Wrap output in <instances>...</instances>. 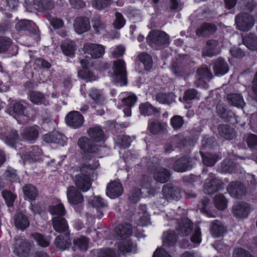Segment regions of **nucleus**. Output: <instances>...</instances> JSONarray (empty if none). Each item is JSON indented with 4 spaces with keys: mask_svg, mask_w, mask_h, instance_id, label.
<instances>
[{
    "mask_svg": "<svg viewBox=\"0 0 257 257\" xmlns=\"http://www.w3.org/2000/svg\"><path fill=\"white\" fill-rule=\"evenodd\" d=\"M177 235L173 231L164 232L162 236L164 246H173L177 242Z\"/></svg>",
    "mask_w": 257,
    "mask_h": 257,
    "instance_id": "obj_32",
    "label": "nucleus"
},
{
    "mask_svg": "<svg viewBox=\"0 0 257 257\" xmlns=\"http://www.w3.org/2000/svg\"><path fill=\"white\" fill-rule=\"evenodd\" d=\"M34 239L38 244L42 247H47L49 246L50 241L42 234L38 233H35L32 234Z\"/></svg>",
    "mask_w": 257,
    "mask_h": 257,
    "instance_id": "obj_58",
    "label": "nucleus"
},
{
    "mask_svg": "<svg viewBox=\"0 0 257 257\" xmlns=\"http://www.w3.org/2000/svg\"><path fill=\"white\" fill-rule=\"evenodd\" d=\"M216 30L215 25L208 23L203 24L196 31L198 36H205L213 33Z\"/></svg>",
    "mask_w": 257,
    "mask_h": 257,
    "instance_id": "obj_34",
    "label": "nucleus"
},
{
    "mask_svg": "<svg viewBox=\"0 0 257 257\" xmlns=\"http://www.w3.org/2000/svg\"><path fill=\"white\" fill-rule=\"evenodd\" d=\"M140 208L142 210V213L143 215L141 216L140 218V224L142 226H146L150 223V216L147 212V207L145 205H142L140 206Z\"/></svg>",
    "mask_w": 257,
    "mask_h": 257,
    "instance_id": "obj_57",
    "label": "nucleus"
},
{
    "mask_svg": "<svg viewBox=\"0 0 257 257\" xmlns=\"http://www.w3.org/2000/svg\"><path fill=\"white\" fill-rule=\"evenodd\" d=\"M227 99L231 105L242 108L245 105L243 98L240 94L235 93L228 94Z\"/></svg>",
    "mask_w": 257,
    "mask_h": 257,
    "instance_id": "obj_37",
    "label": "nucleus"
},
{
    "mask_svg": "<svg viewBox=\"0 0 257 257\" xmlns=\"http://www.w3.org/2000/svg\"><path fill=\"white\" fill-rule=\"evenodd\" d=\"M18 5V0H0V9L2 10H13Z\"/></svg>",
    "mask_w": 257,
    "mask_h": 257,
    "instance_id": "obj_49",
    "label": "nucleus"
},
{
    "mask_svg": "<svg viewBox=\"0 0 257 257\" xmlns=\"http://www.w3.org/2000/svg\"><path fill=\"white\" fill-rule=\"evenodd\" d=\"M89 95L93 102L99 105H102L105 102V98L102 92L95 88H92L89 93Z\"/></svg>",
    "mask_w": 257,
    "mask_h": 257,
    "instance_id": "obj_38",
    "label": "nucleus"
},
{
    "mask_svg": "<svg viewBox=\"0 0 257 257\" xmlns=\"http://www.w3.org/2000/svg\"><path fill=\"white\" fill-rule=\"evenodd\" d=\"M42 151L38 146H32L25 155V158L32 162L38 161L41 158Z\"/></svg>",
    "mask_w": 257,
    "mask_h": 257,
    "instance_id": "obj_33",
    "label": "nucleus"
},
{
    "mask_svg": "<svg viewBox=\"0 0 257 257\" xmlns=\"http://www.w3.org/2000/svg\"><path fill=\"white\" fill-rule=\"evenodd\" d=\"M23 138L32 141L36 140L39 136V127L34 126L24 128L21 133Z\"/></svg>",
    "mask_w": 257,
    "mask_h": 257,
    "instance_id": "obj_27",
    "label": "nucleus"
},
{
    "mask_svg": "<svg viewBox=\"0 0 257 257\" xmlns=\"http://www.w3.org/2000/svg\"><path fill=\"white\" fill-rule=\"evenodd\" d=\"M111 0H92V6L96 10H101L109 6Z\"/></svg>",
    "mask_w": 257,
    "mask_h": 257,
    "instance_id": "obj_53",
    "label": "nucleus"
},
{
    "mask_svg": "<svg viewBox=\"0 0 257 257\" xmlns=\"http://www.w3.org/2000/svg\"><path fill=\"white\" fill-rule=\"evenodd\" d=\"M78 75L80 78L86 80V82H91L97 79L96 75L87 69H83L79 71Z\"/></svg>",
    "mask_w": 257,
    "mask_h": 257,
    "instance_id": "obj_45",
    "label": "nucleus"
},
{
    "mask_svg": "<svg viewBox=\"0 0 257 257\" xmlns=\"http://www.w3.org/2000/svg\"><path fill=\"white\" fill-rule=\"evenodd\" d=\"M218 42L216 40H210L206 42V46L203 51L204 56L212 57L218 54L217 47Z\"/></svg>",
    "mask_w": 257,
    "mask_h": 257,
    "instance_id": "obj_26",
    "label": "nucleus"
},
{
    "mask_svg": "<svg viewBox=\"0 0 257 257\" xmlns=\"http://www.w3.org/2000/svg\"><path fill=\"white\" fill-rule=\"evenodd\" d=\"M89 203L96 210V216L101 218L103 215V209L106 207V204L103 200L99 196H95L91 200Z\"/></svg>",
    "mask_w": 257,
    "mask_h": 257,
    "instance_id": "obj_24",
    "label": "nucleus"
},
{
    "mask_svg": "<svg viewBox=\"0 0 257 257\" xmlns=\"http://www.w3.org/2000/svg\"><path fill=\"white\" fill-rule=\"evenodd\" d=\"M197 73L199 79L210 80L212 77V74L206 66H202L198 69Z\"/></svg>",
    "mask_w": 257,
    "mask_h": 257,
    "instance_id": "obj_54",
    "label": "nucleus"
},
{
    "mask_svg": "<svg viewBox=\"0 0 257 257\" xmlns=\"http://www.w3.org/2000/svg\"><path fill=\"white\" fill-rule=\"evenodd\" d=\"M163 193L167 200H177L180 197V190L171 185L168 184L164 186L163 189Z\"/></svg>",
    "mask_w": 257,
    "mask_h": 257,
    "instance_id": "obj_23",
    "label": "nucleus"
},
{
    "mask_svg": "<svg viewBox=\"0 0 257 257\" xmlns=\"http://www.w3.org/2000/svg\"><path fill=\"white\" fill-rule=\"evenodd\" d=\"M113 73L112 75L113 80L120 86L127 84L125 63L122 60H117L113 62Z\"/></svg>",
    "mask_w": 257,
    "mask_h": 257,
    "instance_id": "obj_3",
    "label": "nucleus"
},
{
    "mask_svg": "<svg viewBox=\"0 0 257 257\" xmlns=\"http://www.w3.org/2000/svg\"><path fill=\"white\" fill-rule=\"evenodd\" d=\"M30 244L22 238L15 239L14 253L19 257H27L30 251Z\"/></svg>",
    "mask_w": 257,
    "mask_h": 257,
    "instance_id": "obj_11",
    "label": "nucleus"
},
{
    "mask_svg": "<svg viewBox=\"0 0 257 257\" xmlns=\"http://www.w3.org/2000/svg\"><path fill=\"white\" fill-rule=\"evenodd\" d=\"M228 193L232 197L239 199L245 195L246 189L244 185L239 182H232L227 188Z\"/></svg>",
    "mask_w": 257,
    "mask_h": 257,
    "instance_id": "obj_12",
    "label": "nucleus"
},
{
    "mask_svg": "<svg viewBox=\"0 0 257 257\" xmlns=\"http://www.w3.org/2000/svg\"><path fill=\"white\" fill-rule=\"evenodd\" d=\"M193 223L191 220L188 218H184L182 220L178 230L181 235L185 236L188 235L191 233Z\"/></svg>",
    "mask_w": 257,
    "mask_h": 257,
    "instance_id": "obj_36",
    "label": "nucleus"
},
{
    "mask_svg": "<svg viewBox=\"0 0 257 257\" xmlns=\"http://www.w3.org/2000/svg\"><path fill=\"white\" fill-rule=\"evenodd\" d=\"M133 233V228L131 224L123 223L117 226L115 230V235L118 240L115 243L118 251L108 248L102 249L100 257H124V254L128 252H136L137 244L130 239Z\"/></svg>",
    "mask_w": 257,
    "mask_h": 257,
    "instance_id": "obj_1",
    "label": "nucleus"
},
{
    "mask_svg": "<svg viewBox=\"0 0 257 257\" xmlns=\"http://www.w3.org/2000/svg\"><path fill=\"white\" fill-rule=\"evenodd\" d=\"M15 224L16 227L24 230L29 226L30 222L28 217L22 213H18L14 217Z\"/></svg>",
    "mask_w": 257,
    "mask_h": 257,
    "instance_id": "obj_29",
    "label": "nucleus"
},
{
    "mask_svg": "<svg viewBox=\"0 0 257 257\" xmlns=\"http://www.w3.org/2000/svg\"><path fill=\"white\" fill-rule=\"evenodd\" d=\"M74 182L77 188L83 192L88 191L91 186L90 177L87 176L78 174L75 176Z\"/></svg>",
    "mask_w": 257,
    "mask_h": 257,
    "instance_id": "obj_18",
    "label": "nucleus"
},
{
    "mask_svg": "<svg viewBox=\"0 0 257 257\" xmlns=\"http://www.w3.org/2000/svg\"><path fill=\"white\" fill-rule=\"evenodd\" d=\"M55 244L58 248L64 250L71 245L69 233H64V235L58 236L55 240Z\"/></svg>",
    "mask_w": 257,
    "mask_h": 257,
    "instance_id": "obj_30",
    "label": "nucleus"
},
{
    "mask_svg": "<svg viewBox=\"0 0 257 257\" xmlns=\"http://www.w3.org/2000/svg\"><path fill=\"white\" fill-rule=\"evenodd\" d=\"M47 19L50 23L51 25L54 29H60L64 26L63 20L60 18H54L51 16H48Z\"/></svg>",
    "mask_w": 257,
    "mask_h": 257,
    "instance_id": "obj_62",
    "label": "nucleus"
},
{
    "mask_svg": "<svg viewBox=\"0 0 257 257\" xmlns=\"http://www.w3.org/2000/svg\"><path fill=\"white\" fill-rule=\"evenodd\" d=\"M139 109L141 113L145 116L153 115L155 117H158L160 114V109L155 108L149 102L140 104Z\"/></svg>",
    "mask_w": 257,
    "mask_h": 257,
    "instance_id": "obj_21",
    "label": "nucleus"
},
{
    "mask_svg": "<svg viewBox=\"0 0 257 257\" xmlns=\"http://www.w3.org/2000/svg\"><path fill=\"white\" fill-rule=\"evenodd\" d=\"M170 176V172L164 168H157L153 173L154 179L161 183H165L169 181Z\"/></svg>",
    "mask_w": 257,
    "mask_h": 257,
    "instance_id": "obj_22",
    "label": "nucleus"
},
{
    "mask_svg": "<svg viewBox=\"0 0 257 257\" xmlns=\"http://www.w3.org/2000/svg\"><path fill=\"white\" fill-rule=\"evenodd\" d=\"M148 41L152 47L158 49L169 44V37L164 32L155 31L149 34Z\"/></svg>",
    "mask_w": 257,
    "mask_h": 257,
    "instance_id": "obj_4",
    "label": "nucleus"
},
{
    "mask_svg": "<svg viewBox=\"0 0 257 257\" xmlns=\"http://www.w3.org/2000/svg\"><path fill=\"white\" fill-rule=\"evenodd\" d=\"M233 213L238 218L246 217L249 212V207L246 203H239L233 206Z\"/></svg>",
    "mask_w": 257,
    "mask_h": 257,
    "instance_id": "obj_20",
    "label": "nucleus"
},
{
    "mask_svg": "<svg viewBox=\"0 0 257 257\" xmlns=\"http://www.w3.org/2000/svg\"><path fill=\"white\" fill-rule=\"evenodd\" d=\"M88 240L84 236H81L73 240V249H78L85 251L87 250L88 247Z\"/></svg>",
    "mask_w": 257,
    "mask_h": 257,
    "instance_id": "obj_39",
    "label": "nucleus"
},
{
    "mask_svg": "<svg viewBox=\"0 0 257 257\" xmlns=\"http://www.w3.org/2000/svg\"><path fill=\"white\" fill-rule=\"evenodd\" d=\"M139 59L142 62L146 70H150L153 65V61L151 57L146 53H142L139 55Z\"/></svg>",
    "mask_w": 257,
    "mask_h": 257,
    "instance_id": "obj_52",
    "label": "nucleus"
},
{
    "mask_svg": "<svg viewBox=\"0 0 257 257\" xmlns=\"http://www.w3.org/2000/svg\"><path fill=\"white\" fill-rule=\"evenodd\" d=\"M191 159L184 156L177 160L174 163L172 168L177 172H183L189 169L191 167Z\"/></svg>",
    "mask_w": 257,
    "mask_h": 257,
    "instance_id": "obj_17",
    "label": "nucleus"
},
{
    "mask_svg": "<svg viewBox=\"0 0 257 257\" xmlns=\"http://www.w3.org/2000/svg\"><path fill=\"white\" fill-rule=\"evenodd\" d=\"M29 99L32 102L36 104H44L45 105L49 104V101L47 98L39 92H31L29 94Z\"/></svg>",
    "mask_w": 257,
    "mask_h": 257,
    "instance_id": "obj_31",
    "label": "nucleus"
},
{
    "mask_svg": "<svg viewBox=\"0 0 257 257\" xmlns=\"http://www.w3.org/2000/svg\"><path fill=\"white\" fill-rule=\"evenodd\" d=\"M171 125L175 130L180 129L184 124V120L180 115H174L171 119Z\"/></svg>",
    "mask_w": 257,
    "mask_h": 257,
    "instance_id": "obj_60",
    "label": "nucleus"
},
{
    "mask_svg": "<svg viewBox=\"0 0 257 257\" xmlns=\"http://www.w3.org/2000/svg\"><path fill=\"white\" fill-rule=\"evenodd\" d=\"M34 5L41 11L50 10L54 7L53 0H34Z\"/></svg>",
    "mask_w": 257,
    "mask_h": 257,
    "instance_id": "obj_41",
    "label": "nucleus"
},
{
    "mask_svg": "<svg viewBox=\"0 0 257 257\" xmlns=\"http://www.w3.org/2000/svg\"><path fill=\"white\" fill-rule=\"evenodd\" d=\"M156 100L163 104H169L173 101L172 96L163 93H159L156 95Z\"/></svg>",
    "mask_w": 257,
    "mask_h": 257,
    "instance_id": "obj_59",
    "label": "nucleus"
},
{
    "mask_svg": "<svg viewBox=\"0 0 257 257\" xmlns=\"http://www.w3.org/2000/svg\"><path fill=\"white\" fill-rule=\"evenodd\" d=\"M25 196L30 201L35 200L38 196V190L36 188L31 185L27 184L23 187Z\"/></svg>",
    "mask_w": 257,
    "mask_h": 257,
    "instance_id": "obj_40",
    "label": "nucleus"
},
{
    "mask_svg": "<svg viewBox=\"0 0 257 257\" xmlns=\"http://www.w3.org/2000/svg\"><path fill=\"white\" fill-rule=\"evenodd\" d=\"M226 229L224 225L219 220H214L210 225V232L215 237L222 236L225 232Z\"/></svg>",
    "mask_w": 257,
    "mask_h": 257,
    "instance_id": "obj_28",
    "label": "nucleus"
},
{
    "mask_svg": "<svg viewBox=\"0 0 257 257\" xmlns=\"http://www.w3.org/2000/svg\"><path fill=\"white\" fill-rule=\"evenodd\" d=\"M222 185L221 180L216 178L213 174L210 173L204 185V191L207 194H213L222 187Z\"/></svg>",
    "mask_w": 257,
    "mask_h": 257,
    "instance_id": "obj_8",
    "label": "nucleus"
},
{
    "mask_svg": "<svg viewBox=\"0 0 257 257\" xmlns=\"http://www.w3.org/2000/svg\"><path fill=\"white\" fill-rule=\"evenodd\" d=\"M99 166L98 161L94 162L93 164H90L87 163H83L81 164L80 167L79 175L82 176H87L90 177L91 174L93 173V171L96 169Z\"/></svg>",
    "mask_w": 257,
    "mask_h": 257,
    "instance_id": "obj_35",
    "label": "nucleus"
},
{
    "mask_svg": "<svg viewBox=\"0 0 257 257\" xmlns=\"http://www.w3.org/2000/svg\"><path fill=\"white\" fill-rule=\"evenodd\" d=\"M49 212L52 215H57V217L64 216L66 213L63 204L59 202L57 205L50 206Z\"/></svg>",
    "mask_w": 257,
    "mask_h": 257,
    "instance_id": "obj_47",
    "label": "nucleus"
},
{
    "mask_svg": "<svg viewBox=\"0 0 257 257\" xmlns=\"http://www.w3.org/2000/svg\"><path fill=\"white\" fill-rule=\"evenodd\" d=\"M35 24L31 21L24 20L17 23L16 29L18 31L31 30V28Z\"/></svg>",
    "mask_w": 257,
    "mask_h": 257,
    "instance_id": "obj_55",
    "label": "nucleus"
},
{
    "mask_svg": "<svg viewBox=\"0 0 257 257\" xmlns=\"http://www.w3.org/2000/svg\"><path fill=\"white\" fill-rule=\"evenodd\" d=\"M121 95V106L124 107L123 111L124 115L130 116L131 115V108L135 105L137 98L135 95L127 92L122 93Z\"/></svg>",
    "mask_w": 257,
    "mask_h": 257,
    "instance_id": "obj_9",
    "label": "nucleus"
},
{
    "mask_svg": "<svg viewBox=\"0 0 257 257\" xmlns=\"http://www.w3.org/2000/svg\"><path fill=\"white\" fill-rule=\"evenodd\" d=\"M181 139L178 136L174 137L171 142L167 143L165 147V150L166 153H170L173 150V146L176 147H180L182 146Z\"/></svg>",
    "mask_w": 257,
    "mask_h": 257,
    "instance_id": "obj_50",
    "label": "nucleus"
},
{
    "mask_svg": "<svg viewBox=\"0 0 257 257\" xmlns=\"http://www.w3.org/2000/svg\"><path fill=\"white\" fill-rule=\"evenodd\" d=\"M115 19L113 23L115 28L120 29L122 28L125 23V21L121 14L116 12L115 14Z\"/></svg>",
    "mask_w": 257,
    "mask_h": 257,
    "instance_id": "obj_61",
    "label": "nucleus"
},
{
    "mask_svg": "<svg viewBox=\"0 0 257 257\" xmlns=\"http://www.w3.org/2000/svg\"><path fill=\"white\" fill-rule=\"evenodd\" d=\"M67 196L69 202L73 205H76L83 201V197L81 193L73 186L67 188Z\"/></svg>",
    "mask_w": 257,
    "mask_h": 257,
    "instance_id": "obj_16",
    "label": "nucleus"
},
{
    "mask_svg": "<svg viewBox=\"0 0 257 257\" xmlns=\"http://www.w3.org/2000/svg\"><path fill=\"white\" fill-rule=\"evenodd\" d=\"M243 42L247 48L251 50H257V37L251 34L244 37Z\"/></svg>",
    "mask_w": 257,
    "mask_h": 257,
    "instance_id": "obj_42",
    "label": "nucleus"
},
{
    "mask_svg": "<svg viewBox=\"0 0 257 257\" xmlns=\"http://www.w3.org/2000/svg\"><path fill=\"white\" fill-rule=\"evenodd\" d=\"M218 131L220 135L226 140H231L235 136L234 131L226 125H220Z\"/></svg>",
    "mask_w": 257,
    "mask_h": 257,
    "instance_id": "obj_43",
    "label": "nucleus"
},
{
    "mask_svg": "<svg viewBox=\"0 0 257 257\" xmlns=\"http://www.w3.org/2000/svg\"><path fill=\"white\" fill-rule=\"evenodd\" d=\"M244 138L250 149L257 150V135L249 134L245 135Z\"/></svg>",
    "mask_w": 257,
    "mask_h": 257,
    "instance_id": "obj_51",
    "label": "nucleus"
},
{
    "mask_svg": "<svg viewBox=\"0 0 257 257\" xmlns=\"http://www.w3.org/2000/svg\"><path fill=\"white\" fill-rule=\"evenodd\" d=\"M167 124L166 123L160 122H151L149 123V128L151 132L156 134L161 132L166 129Z\"/></svg>",
    "mask_w": 257,
    "mask_h": 257,
    "instance_id": "obj_46",
    "label": "nucleus"
},
{
    "mask_svg": "<svg viewBox=\"0 0 257 257\" xmlns=\"http://www.w3.org/2000/svg\"><path fill=\"white\" fill-rule=\"evenodd\" d=\"M11 113L19 123L26 122L30 117L26 107L21 102L15 103Z\"/></svg>",
    "mask_w": 257,
    "mask_h": 257,
    "instance_id": "obj_6",
    "label": "nucleus"
},
{
    "mask_svg": "<svg viewBox=\"0 0 257 257\" xmlns=\"http://www.w3.org/2000/svg\"><path fill=\"white\" fill-rule=\"evenodd\" d=\"M61 49L65 55L72 56L75 50V43L71 41H65L61 45Z\"/></svg>",
    "mask_w": 257,
    "mask_h": 257,
    "instance_id": "obj_44",
    "label": "nucleus"
},
{
    "mask_svg": "<svg viewBox=\"0 0 257 257\" xmlns=\"http://www.w3.org/2000/svg\"><path fill=\"white\" fill-rule=\"evenodd\" d=\"M54 229L58 232L69 233L68 225L65 219L62 217H55L52 219Z\"/></svg>",
    "mask_w": 257,
    "mask_h": 257,
    "instance_id": "obj_19",
    "label": "nucleus"
},
{
    "mask_svg": "<svg viewBox=\"0 0 257 257\" xmlns=\"http://www.w3.org/2000/svg\"><path fill=\"white\" fill-rule=\"evenodd\" d=\"M213 69L215 75H223L229 70L228 64L221 58L218 59L214 62Z\"/></svg>",
    "mask_w": 257,
    "mask_h": 257,
    "instance_id": "obj_25",
    "label": "nucleus"
},
{
    "mask_svg": "<svg viewBox=\"0 0 257 257\" xmlns=\"http://www.w3.org/2000/svg\"><path fill=\"white\" fill-rule=\"evenodd\" d=\"M201 154L203 163L208 166H213L215 164L216 162L219 159L217 155H213L211 154L204 155L202 153H201Z\"/></svg>",
    "mask_w": 257,
    "mask_h": 257,
    "instance_id": "obj_48",
    "label": "nucleus"
},
{
    "mask_svg": "<svg viewBox=\"0 0 257 257\" xmlns=\"http://www.w3.org/2000/svg\"><path fill=\"white\" fill-rule=\"evenodd\" d=\"M235 23L239 30L248 31L254 25V19L248 14L242 13L236 16Z\"/></svg>",
    "mask_w": 257,
    "mask_h": 257,
    "instance_id": "obj_5",
    "label": "nucleus"
},
{
    "mask_svg": "<svg viewBox=\"0 0 257 257\" xmlns=\"http://www.w3.org/2000/svg\"><path fill=\"white\" fill-rule=\"evenodd\" d=\"M0 139L9 145H12L19 139L18 132L14 130L6 127H0Z\"/></svg>",
    "mask_w": 257,
    "mask_h": 257,
    "instance_id": "obj_7",
    "label": "nucleus"
},
{
    "mask_svg": "<svg viewBox=\"0 0 257 257\" xmlns=\"http://www.w3.org/2000/svg\"><path fill=\"white\" fill-rule=\"evenodd\" d=\"M214 203L216 207L219 210H224L227 207V201L224 196L217 195L214 197Z\"/></svg>",
    "mask_w": 257,
    "mask_h": 257,
    "instance_id": "obj_56",
    "label": "nucleus"
},
{
    "mask_svg": "<svg viewBox=\"0 0 257 257\" xmlns=\"http://www.w3.org/2000/svg\"><path fill=\"white\" fill-rule=\"evenodd\" d=\"M122 187L118 182H111L107 186L106 195L111 199L119 197L122 194Z\"/></svg>",
    "mask_w": 257,
    "mask_h": 257,
    "instance_id": "obj_15",
    "label": "nucleus"
},
{
    "mask_svg": "<svg viewBox=\"0 0 257 257\" xmlns=\"http://www.w3.org/2000/svg\"><path fill=\"white\" fill-rule=\"evenodd\" d=\"M218 114L224 119L229 121L228 116H231L232 113L227 111L225 107L222 105H218L216 107Z\"/></svg>",
    "mask_w": 257,
    "mask_h": 257,
    "instance_id": "obj_64",
    "label": "nucleus"
},
{
    "mask_svg": "<svg viewBox=\"0 0 257 257\" xmlns=\"http://www.w3.org/2000/svg\"><path fill=\"white\" fill-rule=\"evenodd\" d=\"M65 119L67 124L74 128L81 126L84 121L83 116L79 112L76 111L69 113L66 115Z\"/></svg>",
    "mask_w": 257,
    "mask_h": 257,
    "instance_id": "obj_13",
    "label": "nucleus"
},
{
    "mask_svg": "<svg viewBox=\"0 0 257 257\" xmlns=\"http://www.w3.org/2000/svg\"><path fill=\"white\" fill-rule=\"evenodd\" d=\"M83 51L85 54L90 55L93 59L101 58L105 52L103 46L98 44L86 43L83 46Z\"/></svg>",
    "mask_w": 257,
    "mask_h": 257,
    "instance_id": "obj_10",
    "label": "nucleus"
},
{
    "mask_svg": "<svg viewBox=\"0 0 257 257\" xmlns=\"http://www.w3.org/2000/svg\"><path fill=\"white\" fill-rule=\"evenodd\" d=\"M74 28L75 32L79 34L87 32L90 28L89 19L84 17L76 18L74 22Z\"/></svg>",
    "mask_w": 257,
    "mask_h": 257,
    "instance_id": "obj_14",
    "label": "nucleus"
},
{
    "mask_svg": "<svg viewBox=\"0 0 257 257\" xmlns=\"http://www.w3.org/2000/svg\"><path fill=\"white\" fill-rule=\"evenodd\" d=\"M11 44L12 41L10 38L0 37V53L7 51Z\"/></svg>",
    "mask_w": 257,
    "mask_h": 257,
    "instance_id": "obj_63",
    "label": "nucleus"
},
{
    "mask_svg": "<svg viewBox=\"0 0 257 257\" xmlns=\"http://www.w3.org/2000/svg\"><path fill=\"white\" fill-rule=\"evenodd\" d=\"M87 134L90 139L83 137L79 138L77 142V145L83 155V157L89 160L94 156L102 157L104 155L102 152L104 148L96 143L103 141V131L100 127L94 126L90 127L87 131Z\"/></svg>",
    "mask_w": 257,
    "mask_h": 257,
    "instance_id": "obj_2",
    "label": "nucleus"
}]
</instances>
